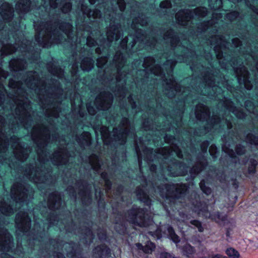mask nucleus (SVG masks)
<instances>
[{
  "instance_id": "obj_1",
  "label": "nucleus",
  "mask_w": 258,
  "mask_h": 258,
  "mask_svg": "<svg viewBox=\"0 0 258 258\" xmlns=\"http://www.w3.org/2000/svg\"><path fill=\"white\" fill-rule=\"evenodd\" d=\"M130 223L140 227H148L153 221L152 217L145 208L133 207L126 213Z\"/></svg>"
},
{
  "instance_id": "obj_2",
  "label": "nucleus",
  "mask_w": 258,
  "mask_h": 258,
  "mask_svg": "<svg viewBox=\"0 0 258 258\" xmlns=\"http://www.w3.org/2000/svg\"><path fill=\"white\" fill-rule=\"evenodd\" d=\"M238 109L237 118L238 119V138L239 143L237 147L236 153L242 156V52H238Z\"/></svg>"
},
{
  "instance_id": "obj_3",
  "label": "nucleus",
  "mask_w": 258,
  "mask_h": 258,
  "mask_svg": "<svg viewBox=\"0 0 258 258\" xmlns=\"http://www.w3.org/2000/svg\"><path fill=\"white\" fill-rule=\"evenodd\" d=\"M165 188L168 194L166 198L170 201L172 200L182 199L185 197L188 192V186L185 183H180L177 185L172 184H165Z\"/></svg>"
},
{
  "instance_id": "obj_4",
  "label": "nucleus",
  "mask_w": 258,
  "mask_h": 258,
  "mask_svg": "<svg viewBox=\"0 0 258 258\" xmlns=\"http://www.w3.org/2000/svg\"><path fill=\"white\" fill-rule=\"evenodd\" d=\"M111 255V249L104 243L98 244L92 250L93 258H110Z\"/></svg>"
},
{
  "instance_id": "obj_5",
  "label": "nucleus",
  "mask_w": 258,
  "mask_h": 258,
  "mask_svg": "<svg viewBox=\"0 0 258 258\" xmlns=\"http://www.w3.org/2000/svg\"><path fill=\"white\" fill-rule=\"evenodd\" d=\"M172 164L177 168V170L174 172H172V167L168 166L167 171L170 173V176L172 177L176 176H184L187 175L188 172V166L183 161L178 160L175 158H173Z\"/></svg>"
},
{
  "instance_id": "obj_6",
  "label": "nucleus",
  "mask_w": 258,
  "mask_h": 258,
  "mask_svg": "<svg viewBox=\"0 0 258 258\" xmlns=\"http://www.w3.org/2000/svg\"><path fill=\"white\" fill-rule=\"evenodd\" d=\"M197 159L196 164L189 171L190 175L194 177L203 171L208 165L206 157L202 154L198 155Z\"/></svg>"
},
{
  "instance_id": "obj_7",
  "label": "nucleus",
  "mask_w": 258,
  "mask_h": 258,
  "mask_svg": "<svg viewBox=\"0 0 258 258\" xmlns=\"http://www.w3.org/2000/svg\"><path fill=\"white\" fill-rule=\"evenodd\" d=\"M71 250L67 251V256L70 258H82L83 248L79 243L74 241L69 242Z\"/></svg>"
},
{
  "instance_id": "obj_8",
  "label": "nucleus",
  "mask_w": 258,
  "mask_h": 258,
  "mask_svg": "<svg viewBox=\"0 0 258 258\" xmlns=\"http://www.w3.org/2000/svg\"><path fill=\"white\" fill-rule=\"evenodd\" d=\"M137 196L139 200L144 203L146 206H150L151 205V200L147 193L141 187H138L136 190Z\"/></svg>"
},
{
  "instance_id": "obj_9",
  "label": "nucleus",
  "mask_w": 258,
  "mask_h": 258,
  "mask_svg": "<svg viewBox=\"0 0 258 258\" xmlns=\"http://www.w3.org/2000/svg\"><path fill=\"white\" fill-rule=\"evenodd\" d=\"M82 234L84 235L83 238V242L85 244H90L93 240L94 234L91 228L85 227L82 229Z\"/></svg>"
},
{
  "instance_id": "obj_10",
  "label": "nucleus",
  "mask_w": 258,
  "mask_h": 258,
  "mask_svg": "<svg viewBox=\"0 0 258 258\" xmlns=\"http://www.w3.org/2000/svg\"><path fill=\"white\" fill-rule=\"evenodd\" d=\"M192 205L195 211L199 213L206 212L208 211V205L205 201L196 200Z\"/></svg>"
},
{
  "instance_id": "obj_11",
  "label": "nucleus",
  "mask_w": 258,
  "mask_h": 258,
  "mask_svg": "<svg viewBox=\"0 0 258 258\" xmlns=\"http://www.w3.org/2000/svg\"><path fill=\"white\" fill-rule=\"evenodd\" d=\"M169 238L175 243H178L180 242L179 237L176 234L174 228L169 225L167 228Z\"/></svg>"
},
{
  "instance_id": "obj_12",
  "label": "nucleus",
  "mask_w": 258,
  "mask_h": 258,
  "mask_svg": "<svg viewBox=\"0 0 258 258\" xmlns=\"http://www.w3.org/2000/svg\"><path fill=\"white\" fill-rule=\"evenodd\" d=\"M195 249L194 247L189 244H186L182 246V252L183 255L189 257L195 253Z\"/></svg>"
},
{
  "instance_id": "obj_13",
  "label": "nucleus",
  "mask_w": 258,
  "mask_h": 258,
  "mask_svg": "<svg viewBox=\"0 0 258 258\" xmlns=\"http://www.w3.org/2000/svg\"><path fill=\"white\" fill-rule=\"evenodd\" d=\"M199 186L202 192L207 196H209L212 193V189L209 186L206 185L205 180L202 179L199 183Z\"/></svg>"
},
{
  "instance_id": "obj_14",
  "label": "nucleus",
  "mask_w": 258,
  "mask_h": 258,
  "mask_svg": "<svg viewBox=\"0 0 258 258\" xmlns=\"http://www.w3.org/2000/svg\"><path fill=\"white\" fill-rule=\"evenodd\" d=\"M257 165V161L254 158H250L248 163V172L249 174L255 173Z\"/></svg>"
},
{
  "instance_id": "obj_15",
  "label": "nucleus",
  "mask_w": 258,
  "mask_h": 258,
  "mask_svg": "<svg viewBox=\"0 0 258 258\" xmlns=\"http://www.w3.org/2000/svg\"><path fill=\"white\" fill-rule=\"evenodd\" d=\"M117 223L118 224V226L115 227L116 231L120 234H124L127 230L126 223L123 221H121L119 222H117Z\"/></svg>"
},
{
  "instance_id": "obj_16",
  "label": "nucleus",
  "mask_w": 258,
  "mask_h": 258,
  "mask_svg": "<svg viewBox=\"0 0 258 258\" xmlns=\"http://www.w3.org/2000/svg\"><path fill=\"white\" fill-rule=\"evenodd\" d=\"M149 234L157 239L162 237V229L160 226H157L155 230L149 232Z\"/></svg>"
},
{
  "instance_id": "obj_17",
  "label": "nucleus",
  "mask_w": 258,
  "mask_h": 258,
  "mask_svg": "<svg viewBox=\"0 0 258 258\" xmlns=\"http://www.w3.org/2000/svg\"><path fill=\"white\" fill-rule=\"evenodd\" d=\"M248 143L251 145H258V136L253 134H248L246 136Z\"/></svg>"
},
{
  "instance_id": "obj_18",
  "label": "nucleus",
  "mask_w": 258,
  "mask_h": 258,
  "mask_svg": "<svg viewBox=\"0 0 258 258\" xmlns=\"http://www.w3.org/2000/svg\"><path fill=\"white\" fill-rule=\"evenodd\" d=\"M101 177L104 181L106 187L108 189H110L112 182L110 180L108 174L106 172H103L101 174Z\"/></svg>"
},
{
  "instance_id": "obj_19",
  "label": "nucleus",
  "mask_w": 258,
  "mask_h": 258,
  "mask_svg": "<svg viewBox=\"0 0 258 258\" xmlns=\"http://www.w3.org/2000/svg\"><path fill=\"white\" fill-rule=\"evenodd\" d=\"M226 254L230 257L231 258H238L239 254L238 252L234 248L229 247L226 250Z\"/></svg>"
},
{
  "instance_id": "obj_20",
  "label": "nucleus",
  "mask_w": 258,
  "mask_h": 258,
  "mask_svg": "<svg viewBox=\"0 0 258 258\" xmlns=\"http://www.w3.org/2000/svg\"><path fill=\"white\" fill-rule=\"evenodd\" d=\"M155 248V244L150 241L144 246L143 252L145 253H150L154 251Z\"/></svg>"
},
{
  "instance_id": "obj_21",
  "label": "nucleus",
  "mask_w": 258,
  "mask_h": 258,
  "mask_svg": "<svg viewBox=\"0 0 258 258\" xmlns=\"http://www.w3.org/2000/svg\"><path fill=\"white\" fill-rule=\"evenodd\" d=\"M224 151L229 156V157L231 159L232 161H235V162H236L238 158L237 157L236 154L235 153L233 149L226 148L225 150H224Z\"/></svg>"
},
{
  "instance_id": "obj_22",
  "label": "nucleus",
  "mask_w": 258,
  "mask_h": 258,
  "mask_svg": "<svg viewBox=\"0 0 258 258\" xmlns=\"http://www.w3.org/2000/svg\"><path fill=\"white\" fill-rule=\"evenodd\" d=\"M190 223L197 228L198 230L200 232H203L204 228L202 226V222L198 220H192L190 221Z\"/></svg>"
},
{
  "instance_id": "obj_23",
  "label": "nucleus",
  "mask_w": 258,
  "mask_h": 258,
  "mask_svg": "<svg viewBox=\"0 0 258 258\" xmlns=\"http://www.w3.org/2000/svg\"><path fill=\"white\" fill-rule=\"evenodd\" d=\"M210 143L208 140H205L202 142L200 145L201 151L203 153L205 154L207 152Z\"/></svg>"
},
{
  "instance_id": "obj_24",
  "label": "nucleus",
  "mask_w": 258,
  "mask_h": 258,
  "mask_svg": "<svg viewBox=\"0 0 258 258\" xmlns=\"http://www.w3.org/2000/svg\"><path fill=\"white\" fill-rule=\"evenodd\" d=\"M212 216L214 217V219H217L221 221H224L226 220V217L225 216L221 215L219 212H216Z\"/></svg>"
},
{
  "instance_id": "obj_25",
  "label": "nucleus",
  "mask_w": 258,
  "mask_h": 258,
  "mask_svg": "<svg viewBox=\"0 0 258 258\" xmlns=\"http://www.w3.org/2000/svg\"><path fill=\"white\" fill-rule=\"evenodd\" d=\"M23 2L21 4L22 7L23 8L24 11H26L27 10V8L30 6L31 3L30 0H21Z\"/></svg>"
},
{
  "instance_id": "obj_26",
  "label": "nucleus",
  "mask_w": 258,
  "mask_h": 258,
  "mask_svg": "<svg viewBox=\"0 0 258 258\" xmlns=\"http://www.w3.org/2000/svg\"><path fill=\"white\" fill-rule=\"evenodd\" d=\"M160 258H177L168 252H162L160 254Z\"/></svg>"
},
{
  "instance_id": "obj_27",
  "label": "nucleus",
  "mask_w": 258,
  "mask_h": 258,
  "mask_svg": "<svg viewBox=\"0 0 258 258\" xmlns=\"http://www.w3.org/2000/svg\"><path fill=\"white\" fill-rule=\"evenodd\" d=\"M124 190V186L122 184H119L115 189L116 195L120 196L123 192Z\"/></svg>"
},
{
  "instance_id": "obj_28",
  "label": "nucleus",
  "mask_w": 258,
  "mask_h": 258,
  "mask_svg": "<svg viewBox=\"0 0 258 258\" xmlns=\"http://www.w3.org/2000/svg\"><path fill=\"white\" fill-rule=\"evenodd\" d=\"M53 258H66L63 253L60 251H54L53 252Z\"/></svg>"
},
{
  "instance_id": "obj_29",
  "label": "nucleus",
  "mask_w": 258,
  "mask_h": 258,
  "mask_svg": "<svg viewBox=\"0 0 258 258\" xmlns=\"http://www.w3.org/2000/svg\"><path fill=\"white\" fill-rule=\"evenodd\" d=\"M85 63L83 66H86V67H89L91 64H92V59L90 57H87L86 59L84 61Z\"/></svg>"
},
{
  "instance_id": "obj_30",
  "label": "nucleus",
  "mask_w": 258,
  "mask_h": 258,
  "mask_svg": "<svg viewBox=\"0 0 258 258\" xmlns=\"http://www.w3.org/2000/svg\"><path fill=\"white\" fill-rule=\"evenodd\" d=\"M246 106L251 109H254L255 107V103L251 101H248L246 102Z\"/></svg>"
},
{
  "instance_id": "obj_31",
  "label": "nucleus",
  "mask_w": 258,
  "mask_h": 258,
  "mask_svg": "<svg viewBox=\"0 0 258 258\" xmlns=\"http://www.w3.org/2000/svg\"><path fill=\"white\" fill-rule=\"evenodd\" d=\"M50 197L53 199L55 202L57 200L60 201V197L59 195L55 193H52L50 195Z\"/></svg>"
},
{
  "instance_id": "obj_32",
  "label": "nucleus",
  "mask_w": 258,
  "mask_h": 258,
  "mask_svg": "<svg viewBox=\"0 0 258 258\" xmlns=\"http://www.w3.org/2000/svg\"><path fill=\"white\" fill-rule=\"evenodd\" d=\"M128 135V132L127 131L124 130L123 132L121 133L122 139L121 141L124 143L126 142V136Z\"/></svg>"
},
{
  "instance_id": "obj_33",
  "label": "nucleus",
  "mask_w": 258,
  "mask_h": 258,
  "mask_svg": "<svg viewBox=\"0 0 258 258\" xmlns=\"http://www.w3.org/2000/svg\"><path fill=\"white\" fill-rule=\"evenodd\" d=\"M49 241L51 244H52L53 246H54L56 245H58L59 243V240L57 239H52L50 238L49 239Z\"/></svg>"
},
{
  "instance_id": "obj_34",
  "label": "nucleus",
  "mask_w": 258,
  "mask_h": 258,
  "mask_svg": "<svg viewBox=\"0 0 258 258\" xmlns=\"http://www.w3.org/2000/svg\"><path fill=\"white\" fill-rule=\"evenodd\" d=\"M174 151L176 153L178 158L180 159L182 158L183 155L182 152L178 148H177L176 150H175Z\"/></svg>"
},
{
  "instance_id": "obj_35",
  "label": "nucleus",
  "mask_w": 258,
  "mask_h": 258,
  "mask_svg": "<svg viewBox=\"0 0 258 258\" xmlns=\"http://www.w3.org/2000/svg\"><path fill=\"white\" fill-rule=\"evenodd\" d=\"M4 210L6 213H12L13 212V209L10 206L8 208H5Z\"/></svg>"
},
{
  "instance_id": "obj_36",
  "label": "nucleus",
  "mask_w": 258,
  "mask_h": 258,
  "mask_svg": "<svg viewBox=\"0 0 258 258\" xmlns=\"http://www.w3.org/2000/svg\"><path fill=\"white\" fill-rule=\"evenodd\" d=\"M136 246L138 248V249L142 250L144 251V246L141 243H136Z\"/></svg>"
},
{
  "instance_id": "obj_37",
  "label": "nucleus",
  "mask_w": 258,
  "mask_h": 258,
  "mask_svg": "<svg viewBox=\"0 0 258 258\" xmlns=\"http://www.w3.org/2000/svg\"><path fill=\"white\" fill-rule=\"evenodd\" d=\"M211 258H227L226 256H223L220 254H215L212 255Z\"/></svg>"
},
{
  "instance_id": "obj_38",
  "label": "nucleus",
  "mask_w": 258,
  "mask_h": 258,
  "mask_svg": "<svg viewBox=\"0 0 258 258\" xmlns=\"http://www.w3.org/2000/svg\"><path fill=\"white\" fill-rule=\"evenodd\" d=\"M167 2H162L160 3L159 7L161 8L165 9L167 7Z\"/></svg>"
},
{
  "instance_id": "obj_39",
  "label": "nucleus",
  "mask_w": 258,
  "mask_h": 258,
  "mask_svg": "<svg viewBox=\"0 0 258 258\" xmlns=\"http://www.w3.org/2000/svg\"><path fill=\"white\" fill-rule=\"evenodd\" d=\"M165 139L166 140L171 141V140H173L175 138H174V136L171 135H166Z\"/></svg>"
},
{
  "instance_id": "obj_40",
  "label": "nucleus",
  "mask_w": 258,
  "mask_h": 258,
  "mask_svg": "<svg viewBox=\"0 0 258 258\" xmlns=\"http://www.w3.org/2000/svg\"><path fill=\"white\" fill-rule=\"evenodd\" d=\"M63 9H66V10H70L71 8V3H67L63 6Z\"/></svg>"
},
{
  "instance_id": "obj_41",
  "label": "nucleus",
  "mask_w": 258,
  "mask_h": 258,
  "mask_svg": "<svg viewBox=\"0 0 258 258\" xmlns=\"http://www.w3.org/2000/svg\"><path fill=\"white\" fill-rule=\"evenodd\" d=\"M27 219H28V221L27 222H26V226L24 228H25L26 227H27L28 229H30L31 225V219L28 217H27Z\"/></svg>"
},
{
  "instance_id": "obj_42",
  "label": "nucleus",
  "mask_w": 258,
  "mask_h": 258,
  "mask_svg": "<svg viewBox=\"0 0 258 258\" xmlns=\"http://www.w3.org/2000/svg\"><path fill=\"white\" fill-rule=\"evenodd\" d=\"M86 199H87L88 200L91 201L92 197L90 194H89L87 196H85V197L83 199V201H84V202L86 201Z\"/></svg>"
},
{
  "instance_id": "obj_43",
  "label": "nucleus",
  "mask_w": 258,
  "mask_h": 258,
  "mask_svg": "<svg viewBox=\"0 0 258 258\" xmlns=\"http://www.w3.org/2000/svg\"><path fill=\"white\" fill-rule=\"evenodd\" d=\"M65 28H68L69 30H70L71 31L72 30V25L71 24L69 23H65Z\"/></svg>"
},
{
  "instance_id": "obj_44",
  "label": "nucleus",
  "mask_w": 258,
  "mask_h": 258,
  "mask_svg": "<svg viewBox=\"0 0 258 258\" xmlns=\"http://www.w3.org/2000/svg\"><path fill=\"white\" fill-rule=\"evenodd\" d=\"M101 204H102V208H104L105 207V202H104V199H101L99 201V206H101Z\"/></svg>"
},
{
  "instance_id": "obj_45",
  "label": "nucleus",
  "mask_w": 258,
  "mask_h": 258,
  "mask_svg": "<svg viewBox=\"0 0 258 258\" xmlns=\"http://www.w3.org/2000/svg\"><path fill=\"white\" fill-rule=\"evenodd\" d=\"M87 42L88 45H93L94 44L95 41L92 39H87Z\"/></svg>"
},
{
  "instance_id": "obj_46",
  "label": "nucleus",
  "mask_w": 258,
  "mask_h": 258,
  "mask_svg": "<svg viewBox=\"0 0 258 258\" xmlns=\"http://www.w3.org/2000/svg\"><path fill=\"white\" fill-rule=\"evenodd\" d=\"M185 14H186L187 17H188L191 18V16H192L191 15V11L190 10H186Z\"/></svg>"
},
{
  "instance_id": "obj_47",
  "label": "nucleus",
  "mask_w": 258,
  "mask_h": 258,
  "mask_svg": "<svg viewBox=\"0 0 258 258\" xmlns=\"http://www.w3.org/2000/svg\"><path fill=\"white\" fill-rule=\"evenodd\" d=\"M50 217L51 219L54 220V219L57 217V215L53 213H50Z\"/></svg>"
},
{
  "instance_id": "obj_48",
  "label": "nucleus",
  "mask_w": 258,
  "mask_h": 258,
  "mask_svg": "<svg viewBox=\"0 0 258 258\" xmlns=\"http://www.w3.org/2000/svg\"><path fill=\"white\" fill-rule=\"evenodd\" d=\"M5 255V258H15L14 257V256H13L12 255L9 254V253H5L4 254Z\"/></svg>"
},
{
  "instance_id": "obj_49",
  "label": "nucleus",
  "mask_w": 258,
  "mask_h": 258,
  "mask_svg": "<svg viewBox=\"0 0 258 258\" xmlns=\"http://www.w3.org/2000/svg\"><path fill=\"white\" fill-rule=\"evenodd\" d=\"M233 184L235 188H237L238 187V182L237 181L236 179L234 180Z\"/></svg>"
},
{
  "instance_id": "obj_50",
  "label": "nucleus",
  "mask_w": 258,
  "mask_h": 258,
  "mask_svg": "<svg viewBox=\"0 0 258 258\" xmlns=\"http://www.w3.org/2000/svg\"><path fill=\"white\" fill-rule=\"evenodd\" d=\"M59 36H61V35L59 34L57 35V37H56L55 36L53 38V39L55 40H56L57 41H58L59 40Z\"/></svg>"
},
{
  "instance_id": "obj_51",
  "label": "nucleus",
  "mask_w": 258,
  "mask_h": 258,
  "mask_svg": "<svg viewBox=\"0 0 258 258\" xmlns=\"http://www.w3.org/2000/svg\"><path fill=\"white\" fill-rule=\"evenodd\" d=\"M87 109H88V110L89 112H90L92 110L94 111L93 107L92 106H90V105L87 106Z\"/></svg>"
},
{
  "instance_id": "obj_52",
  "label": "nucleus",
  "mask_w": 258,
  "mask_h": 258,
  "mask_svg": "<svg viewBox=\"0 0 258 258\" xmlns=\"http://www.w3.org/2000/svg\"><path fill=\"white\" fill-rule=\"evenodd\" d=\"M53 69L55 70V71H59L60 72H63L62 70H61V69L59 68V67H54L53 68Z\"/></svg>"
},
{
  "instance_id": "obj_53",
  "label": "nucleus",
  "mask_w": 258,
  "mask_h": 258,
  "mask_svg": "<svg viewBox=\"0 0 258 258\" xmlns=\"http://www.w3.org/2000/svg\"><path fill=\"white\" fill-rule=\"evenodd\" d=\"M103 94L106 97H107L108 96H110L111 95V94L109 92H104L103 93Z\"/></svg>"
},
{
  "instance_id": "obj_54",
  "label": "nucleus",
  "mask_w": 258,
  "mask_h": 258,
  "mask_svg": "<svg viewBox=\"0 0 258 258\" xmlns=\"http://www.w3.org/2000/svg\"><path fill=\"white\" fill-rule=\"evenodd\" d=\"M230 231L228 229H227L226 230V235L227 237H228L230 236Z\"/></svg>"
},
{
  "instance_id": "obj_55",
  "label": "nucleus",
  "mask_w": 258,
  "mask_h": 258,
  "mask_svg": "<svg viewBox=\"0 0 258 258\" xmlns=\"http://www.w3.org/2000/svg\"><path fill=\"white\" fill-rule=\"evenodd\" d=\"M203 9L204 10H205L204 11H203L202 12H203V14H207V10L206 8L204 7V8H203Z\"/></svg>"
},
{
  "instance_id": "obj_56",
  "label": "nucleus",
  "mask_w": 258,
  "mask_h": 258,
  "mask_svg": "<svg viewBox=\"0 0 258 258\" xmlns=\"http://www.w3.org/2000/svg\"><path fill=\"white\" fill-rule=\"evenodd\" d=\"M84 135H86L87 137H89L90 136V134L88 132H86L84 133Z\"/></svg>"
},
{
  "instance_id": "obj_57",
  "label": "nucleus",
  "mask_w": 258,
  "mask_h": 258,
  "mask_svg": "<svg viewBox=\"0 0 258 258\" xmlns=\"http://www.w3.org/2000/svg\"><path fill=\"white\" fill-rule=\"evenodd\" d=\"M35 40L37 42H39L40 41V37L39 36H36L35 37Z\"/></svg>"
},
{
  "instance_id": "obj_58",
  "label": "nucleus",
  "mask_w": 258,
  "mask_h": 258,
  "mask_svg": "<svg viewBox=\"0 0 258 258\" xmlns=\"http://www.w3.org/2000/svg\"><path fill=\"white\" fill-rule=\"evenodd\" d=\"M20 60L22 62H23V63H26V60L25 59H20Z\"/></svg>"
},
{
  "instance_id": "obj_59",
  "label": "nucleus",
  "mask_w": 258,
  "mask_h": 258,
  "mask_svg": "<svg viewBox=\"0 0 258 258\" xmlns=\"http://www.w3.org/2000/svg\"><path fill=\"white\" fill-rule=\"evenodd\" d=\"M55 203L54 202L52 203L51 204H50V207H54Z\"/></svg>"
},
{
  "instance_id": "obj_60",
  "label": "nucleus",
  "mask_w": 258,
  "mask_h": 258,
  "mask_svg": "<svg viewBox=\"0 0 258 258\" xmlns=\"http://www.w3.org/2000/svg\"><path fill=\"white\" fill-rule=\"evenodd\" d=\"M100 11H99V10H96L94 11V13H95V14H98V13H100Z\"/></svg>"
},
{
  "instance_id": "obj_61",
  "label": "nucleus",
  "mask_w": 258,
  "mask_h": 258,
  "mask_svg": "<svg viewBox=\"0 0 258 258\" xmlns=\"http://www.w3.org/2000/svg\"><path fill=\"white\" fill-rule=\"evenodd\" d=\"M152 168L155 169L156 168V166L155 165H152L151 166V170H152Z\"/></svg>"
},
{
  "instance_id": "obj_62",
  "label": "nucleus",
  "mask_w": 258,
  "mask_h": 258,
  "mask_svg": "<svg viewBox=\"0 0 258 258\" xmlns=\"http://www.w3.org/2000/svg\"><path fill=\"white\" fill-rule=\"evenodd\" d=\"M101 235H102L103 236H104V237H106V233H104V232L102 233H101Z\"/></svg>"
},
{
  "instance_id": "obj_63",
  "label": "nucleus",
  "mask_w": 258,
  "mask_h": 258,
  "mask_svg": "<svg viewBox=\"0 0 258 258\" xmlns=\"http://www.w3.org/2000/svg\"><path fill=\"white\" fill-rule=\"evenodd\" d=\"M253 8H254V11L255 12H256V11H257V10H258V8H256V7H253Z\"/></svg>"
},
{
  "instance_id": "obj_64",
  "label": "nucleus",
  "mask_w": 258,
  "mask_h": 258,
  "mask_svg": "<svg viewBox=\"0 0 258 258\" xmlns=\"http://www.w3.org/2000/svg\"><path fill=\"white\" fill-rule=\"evenodd\" d=\"M242 115H243V120L245 117V114L243 112Z\"/></svg>"
}]
</instances>
